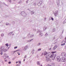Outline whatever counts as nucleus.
<instances>
[{
  "mask_svg": "<svg viewBox=\"0 0 66 66\" xmlns=\"http://www.w3.org/2000/svg\"><path fill=\"white\" fill-rule=\"evenodd\" d=\"M55 56H56V54L54 53L52 54L50 56L49 55H47L45 57L47 59V58H48V57H50V58L52 57V60H54Z\"/></svg>",
  "mask_w": 66,
  "mask_h": 66,
  "instance_id": "1",
  "label": "nucleus"
},
{
  "mask_svg": "<svg viewBox=\"0 0 66 66\" xmlns=\"http://www.w3.org/2000/svg\"><path fill=\"white\" fill-rule=\"evenodd\" d=\"M34 36V34L30 35V34H28L27 36V37L29 38H33Z\"/></svg>",
  "mask_w": 66,
  "mask_h": 66,
  "instance_id": "2",
  "label": "nucleus"
},
{
  "mask_svg": "<svg viewBox=\"0 0 66 66\" xmlns=\"http://www.w3.org/2000/svg\"><path fill=\"white\" fill-rule=\"evenodd\" d=\"M38 33H39V35L40 36L42 37L43 36V33H42V31H40V30H38Z\"/></svg>",
  "mask_w": 66,
  "mask_h": 66,
  "instance_id": "3",
  "label": "nucleus"
},
{
  "mask_svg": "<svg viewBox=\"0 0 66 66\" xmlns=\"http://www.w3.org/2000/svg\"><path fill=\"white\" fill-rule=\"evenodd\" d=\"M21 14L22 16H24V17H26V13H25L24 12H22L21 13Z\"/></svg>",
  "mask_w": 66,
  "mask_h": 66,
  "instance_id": "4",
  "label": "nucleus"
},
{
  "mask_svg": "<svg viewBox=\"0 0 66 66\" xmlns=\"http://www.w3.org/2000/svg\"><path fill=\"white\" fill-rule=\"evenodd\" d=\"M61 61L62 62H66V59L64 57L61 58Z\"/></svg>",
  "mask_w": 66,
  "mask_h": 66,
  "instance_id": "5",
  "label": "nucleus"
},
{
  "mask_svg": "<svg viewBox=\"0 0 66 66\" xmlns=\"http://www.w3.org/2000/svg\"><path fill=\"white\" fill-rule=\"evenodd\" d=\"M54 15L55 16H57V15H58V11H56L55 12H54Z\"/></svg>",
  "mask_w": 66,
  "mask_h": 66,
  "instance_id": "6",
  "label": "nucleus"
},
{
  "mask_svg": "<svg viewBox=\"0 0 66 66\" xmlns=\"http://www.w3.org/2000/svg\"><path fill=\"white\" fill-rule=\"evenodd\" d=\"M57 60L58 62H60L61 61V58H60V56H58L57 57H56Z\"/></svg>",
  "mask_w": 66,
  "mask_h": 66,
  "instance_id": "7",
  "label": "nucleus"
},
{
  "mask_svg": "<svg viewBox=\"0 0 66 66\" xmlns=\"http://www.w3.org/2000/svg\"><path fill=\"white\" fill-rule=\"evenodd\" d=\"M66 53L64 52H62L61 53V55H62V56H64L65 57V56H66Z\"/></svg>",
  "mask_w": 66,
  "mask_h": 66,
  "instance_id": "8",
  "label": "nucleus"
},
{
  "mask_svg": "<svg viewBox=\"0 0 66 66\" xmlns=\"http://www.w3.org/2000/svg\"><path fill=\"white\" fill-rule=\"evenodd\" d=\"M42 1H40L39 3H38V6H39L40 5H41L42 4Z\"/></svg>",
  "mask_w": 66,
  "mask_h": 66,
  "instance_id": "9",
  "label": "nucleus"
},
{
  "mask_svg": "<svg viewBox=\"0 0 66 66\" xmlns=\"http://www.w3.org/2000/svg\"><path fill=\"white\" fill-rule=\"evenodd\" d=\"M57 6H59V4H60V1L59 0H58V2H57Z\"/></svg>",
  "mask_w": 66,
  "mask_h": 66,
  "instance_id": "10",
  "label": "nucleus"
},
{
  "mask_svg": "<svg viewBox=\"0 0 66 66\" xmlns=\"http://www.w3.org/2000/svg\"><path fill=\"white\" fill-rule=\"evenodd\" d=\"M28 47L27 46H26L24 47V48L23 49L24 51H26Z\"/></svg>",
  "mask_w": 66,
  "mask_h": 66,
  "instance_id": "11",
  "label": "nucleus"
},
{
  "mask_svg": "<svg viewBox=\"0 0 66 66\" xmlns=\"http://www.w3.org/2000/svg\"><path fill=\"white\" fill-rule=\"evenodd\" d=\"M56 48H57V46H55L53 48V49L54 50H55Z\"/></svg>",
  "mask_w": 66,
  "mask_h": 66,
  "instance_id": "12",
  "label": "nucleus"
},
{
  "mask_svg": "<svg viewBox=\"0 0 66 66\" xmlns=\"http://www.w3.org/2000/svg\"><path fill=\"white\" fill-rule=\"evenodd\" d=\"M13 32H10L9 33V35H12L13 34Z\"/></svg>",
  "mask_w": 66,
  "mask_h": 66,
  "instance_id": "13",
  "label": "nucleus"
},
{
  "mask_svg": "<svg viewBox=\"0 0 66 66\" xmlns=\"http://www.w3.org/2000/svg\"><path fill=\"white\" fill-rule=\"evenodd\" d=\"M31 15H33V14H34L35 13L33 11H31Z\"/></svg>",
  "mask_w": 66,
  "mask_h": 66,
  "instance_id": "14",
  "label": "nucleus"
},
{
  "mask_svg": "<svg viewBox=\"0 0 66 66\" xmlns=\"http://www.w3.org/2000/svg\"><path fill=\"white\" fill-rule=\"evenodd\" d=\"M18 51V50H16V51L12 52H14V53H13V54L14 53H15V52H16Z\"/></svg>",
  "mask_w": 66,
  "mask_h": 66,
  "instance_id": "15",
  "label": "nucleus"
},
{
  "mask_svg": "<svg viewBox=\"0 0 66 66\" xmlns=\"http://www.w3.org/2000/svg\"><path fill=\"white\" fill-rule=\"evenodd\" d=\"M46 60L47 61H50V59L49 58V57H48L47 58H46Z\"/></svg>",
  "mask_w": 66,
  "mask_h": 66,
  "instance_id": "16",
  "label": "nucleus"
},
{
  "mask_svg": "<svg viewBox=\"0 0 66 66\" xmlns=\"http://www.w3.org/2000/svg\"><path fill=\"white\" fill-rule=\"evenodd\" d=\"M47 29V27H44V28H43V30L45 31L46 29Z\"/></svg>",
  "mask_w": 66,
  "mask_h": 66,
  "instance_id": "17",
  "label": "nucleus"
},
{
  "mask_svg": "<svg viewBox=\"0 0 66 66\" xmlns=\"http://www.w3.org/2000/svg\"><path fill=\"white\" fill-rule=\"evenodd\" d=\"M1 52L0 54H1V55H2V54H3V52L2 51V50H1Z\"/></svg>",
  "mask_w": 66,
  "mask_h": 66,
  "instance_id": "18",
  "label": "nucleus"
},
{
  "mask_svg": "<svg viewBox=\"0 0 66 66\" xmlns=\"http://www.w3.org/2000/svg\"><path fill=\"white\" fill-rule=\"evenodd\" d=\"M37 65H40V63H39V61H38L37 62Z\"/></svg>",
  "mask_w": 66,
  "mask_h": 66,
  "instance_id": "19",
  "label": "nucleus"
},
{
  "mask_svg": "<svg viewBox=\"0 0 66 66\" xmlns=\"http://www.w3.org/2000/svg\"><path fill=\"white\" fill-rule=\"evenodd\" d=\"M55 28H54L52 30V32H54L55 31Z\"/></svg>",
  "mask_w": 66,
  "mask_h": 66,
  "instance_id": "20",
  "label": "nucleus"
},
{
  "mask_svg": "<svg viewBox=\"0 0 66 66\" xmlns=\"http://www.w3.org/2000/svg\"><path fill=\"white\" fill-rule=\"evenodd\" d=\"M48 54V53L47 52H44V55H47Z\"/></svg>",
  "mask_w": 66,
  "mask_h": 66,
  "instance_id": "21",
  "label": "nucleus"
},
{
  "mask_svg": "<svg viewBox=\"0 0 66 66\" xmlns=\"http://www.w3.org/2000/svg\"><path fill=\"white\" fill-rule=\"evenodd\" d=\"M34 49H33L32 51V54H34Z\"/></svg>",
  "mask_w": 66,
  "mask_h": 66,
  "instance_id": "22",
  "label": "nucleus"
},
{
  "mask_svg": "<svg viewBox=\"0 0 66 66\" xmlns=\"http://www.w3.org/2000/svg\"><path fill=\"white\" fill-rule=\"evenodd\" d=\"M65 45V43H64L63 44H61V46H64V45Z\"/></svg>",
  "mask_w": 66,
  "mask_h": 66,
  "instance_id": "23",
  "label": "nucleus"
},
{
  "mask_svg": "<svg viewBox=\"0 0 66 66\" xmlns=\"http://www.w3.org/2000/svg\"><path fill=\"white\" fill-rule=\"evenodd\" d=\"M41 44V43H39L37 44V46H40V44Z\"/></svg>",
  "mask_w": 66,
  "mask_h": 66,
  "instance_id": "24",
  "label": "nucleus"
},
{
  "mask_svg": "<svg viewBox=\"0 0 66 66\" xmlns=\"http://www.w3.org/2000/svg\"><path fill=\"white\" fill-rule=\"evenodd\" d=\"M4 61H5V62H6V61H7V59H6V58H5L4 59Z\"/></svg>",
  "mask_w": 66,
  "mask_h": 66,
  "instance_id": "25",
  "label": "nucleus"
},
{
  "mask_svg": "<svg viewBox=\"0 0 66 66\" xmlns=\"http://www.w3.org/2000/svg\"><path fill=\"white\" fill-rule=\"evenodd\" d=\"M7 51V50H3L4 52H6V51Z\"/></svg>",
  "mask_w": 66,
  "mask_h": 66,
  "instance_id": "26",
  "label": "nucleus"
},
{
  "mask_svg": "<svg viewBox=\"0 0 66 66\" xmlns=\"http://www.w3.org/2000/svg\"><path fill=\"white\" fill-rule=\"evenodd\" d=\"M21 2H22V1H20L18 2V3H21Z\"/></svg>",
  "mask_w": 66,
  "mask_h": 66,
  "instance_id": "27",
  "label": "nucleus"
},
{
  "mask_svg": "<svg viewBox=\"0 0 66 66\" xmlns=\"http://www.w3.org/2000/svg\"><path fill=\"white\" fill-rule=\"evenodd\" d=\"M41 50V48H40L38 49V51H40Z\"/></svg>",
  "mask_w": 66,
  "mask_h": 66,
  "instance_id": "28",
  "label": "nucleus"
},
{
  "mask_svg": "<svg viewBox=\"0 0 66 66\" xmlns=\"http://www.w3.org/2000/svg\"><path fill=\"white\" fill-rule=\"evenodd\" d=\"M1 35L2 37H3V36H4V34H2Z\"/></svg>",
  "mask_w": 66,
  "mask_h": 66,
  "instance_id": "29",
  "label": "nucleus"
},
{
  "mask_svg": "<svg viewBox=\"0 0 66 66\" xmlns=\"http://www.w3.org/2000/svg\"><path fill=\"white\" fill-rule=\"evenodd\" d=\"M1 49H2V50H3V49H4V47H1Z\"/></svg>",
  "mask_w": 66,
  "mask_h": 66,
  "instance_id": "30",
  "label": "nucleus"
},
{
  "mask_svg": "<svg viewBox=\"0 0 66 66\" xmlns=\"http://www.w3.org/2000/svg\"><path fill=\"white\" fill-rule=\"evenodd\" d=\"M55 52H51L52 53H55Z\"/></svg>",
  "mask_w": 66,
  "mask_h": 66,
  "instance_id": "31",
  "label": "nucleus"
},
{
  "mask_svg": "<svg viewBox=\"0 0 66 66\" xmlns=\"http://www.w3.org/2000/svg\"><path fill=\"white\" fill-rule=\"evenodd\" d=\"M5 45L6 46H9V44H5Z\"/></svg>",
  "mask_w": 66,
  "mask_h": 66,
  "instance_id": "32",
  "label": "nucleus"
},
{
  "mask_svg": "<svg viewBox=\"0 0 66 66\" xmlns=\"http://www.w3.org/2000/svg\"><path fill=\"white\" fill-rule=\"evenodd\" d=\"M6 24L8 26V25H9V23H6Z\"/></svg>",
  "mask_w": 66,
  "mask_h": 66,
  "instance_id": "33",
  "label": "nucleus"
},
{
  "mask_svg": "<svg viewBox=\"0 0 66 66\" xmlns=\"http://www.w3.org/2000/svg\"><path fill=\"white\" fill-rule=\"evenodd\" d=\"M51 20H53V21L54 20V19H53V18L52 17L51 18Z\"/></svg>",
  "mask_w": 66,
  "mask_h": 66,
  "instance_id": "34",
  "label": "nucleus"
},
{
  "mask_svg": "<svg viewBox=\"0 0 66 66\" xmlns=\"http://www.w3.org/2000/svg\"><path fill=\"white\" fill-rule=\"evenodd\" d=\"M48 54L49 55H50V54H51V53H50V52H48Z\"/></svg>",
  "mask_w": 66,
  "mask_h": 66,
  "instance_id": "35",
  "label": "nucleus"
},
{
  "mask_svg": "<svg viewBox=\"0 0 66 66\" xmlns=\"http://www.w3.org/2000/svg\"><path fill=\"white\" fill-rule=\"evenodd\" d=\"M33 5H34V6H36V4L34 3L33 4Z\"/></svg>",
  "mask_w": 66,
  "mask_h": 66,
  "instance_id": "36",
  "label": "nucleus"
},
{
  "mask_svg": "<svg viewBox=\"0 0 66 66\" xmlns=\"http://www.w3.org/2000/svg\"><path fill=\"white\" fill-rule=\"evenodd\" d=\"M8 1L10 2H11L12 1V0H8Z\"/></svg>",
  "mask_w": 66,
  "mask_h": 66,
  "instance_id": "37",
  "label": "nucleus"
},
{
  "mask_svg": "<svg viewBox=\"0 0 66 66\" xmlns=\"http://www.w3.org/2000/svg\"><path fill=\"white\" fill-rule=\"evenodd\" d=\"M8 63L9 64H10L11 63V62L10 61V62H8Z\"/></svg>",
  "mask_w": 66,
  "mask_h": 66,
  "instance_id": "38",
  "label": "nucleus"
},
{
  "mask_svg": "<svg viewBox=\"0 0 66 66\" xmlns=\"http://www.w3.org/2000/svg\"><path fill=\"white\" fill-rule=\"evenodd\" d=\"M44 20H46V18H44Z\"/></svg>",
  "mask_w": 66,
  "mask_h": 66,
  "instance_id": "39",
  "label": "nucleus"
},
{
  "mask_svg": "<svg viewBox=\"0 0 66 66\" xmlns=\"http://www.w3.org/2000/svg\"><path fill=\"white\" fill-rule=\"evenodd\" d=\"M17 48V46H16V47H14V49H16V48Z\"/></svg>",
  "mask_w": 66,
  "mask_h": 66,
  "instance_id": "40",
  "label": "nucleus"
},
{
  "mask_svg": "<svg viewBox=\"0 0 66 66\" xmlns=\"http://www.w3.org/2000/svg\"><path fill=\"white\" fill-rule=\"evenodd\" d=\"M32 40H33V39H32L30 40V42H31V41H32Z\"/></svg>",
  "mask_w": 66,
  "mask_h": 66,
  "instance_id": "41",
  "label": "nucleus"
},
{
  "mask_svg": "<svg viewBox=\"0 0 66 66\" xmlns=\"http://www.w3.org/2000/svg\"><path fill=\"white\" fill-rule=\"evenodd\" d=\"M47 35H48V34H46L45 35V36H47Z\"/></svg>",
  "mask_w": 66,
  "mask_h": 66,
  "instance_id": "42",
  "label": "nucleus"
},
{
  "mask_svg": "<svg viewBox=\"0 0 66 66\" xmlns=\"http://www.w3.org/2000/svg\"><path fill=\"white\" fill-rule=\"evenodd\" d=\"M26 57H27V55L25 56L24 57V59H26Z\"/></svg>",
  "mask_w": 66,
  "mask_h": 66,
  "instance_id": "43",
  "label": "nucleus"
},
{
  "mask_svg": "<svg viewBox=\"0 0 66 66\" xmlns=\"http://www.w3.org/2000/svg\"><path fill=\"white\" fill-rule=\"evenodd\" d=\"M19 64H21V61H20L19 62Z\"/></svg>",
  "mask_w": 66,
  "mask_h": 66,
  "instance_id": "44",
  "label": "nucleus"
},
{
  "mask_svg": "<svg viewBox=\"0 0 66 66\" xmlns=\"http://www.w3.org/2000/svg\"><path fill=\"white\" fill-rule=\"evenodd\" d=\"M30 42L31 41L30 40H27V42Z\"/></svg>",
  "mask_w": 66,
  "mask_h": 66,
  "instance_id": "45",
  "label": "nucleus"
},
{
  "mask_svg": "<svg viewBox=\"0 0 66 66\" xmlns=\"http://www.w3.org/2000/svg\"><path fill=\"white\" fill-rule=\"evenodd\" d=\"M6 58H7V59H8V58H9V56H6Z\"/></svg>",
  "mask_w": 66,
  "mask_h": 66,
  "instance_id": "46",
  "label": "nucleus"
},
{
  "mask_svg": "<svg viewBox=\"0 0 66 66\" xmlns=\"http://www.w3.org/2000/svg\"><path fill=\"white\" fill-rule=\"evenodd\" d=\"M46 66H51V65L48 64Z\"/></svg>",
  "mask_w": 66,
  "mask_h": 66,
  "instance_id": "47",
  "label": "nucleus"
},
{
  "mask_svg": "<svg viewBox=\"0 0 66 66\" xmlns=\"http://www.w3.org/2000/svg\"><path fill=\"white\" fill-rule=\"evenodd\" d=\"M63 32H64V30H63L62 32V34H63Z\"/></svg>",
  "mask_w": 66,
  "mask_h": 66,
  "instance_id": "48",
  "label": "nucleus"
},
{
  "mask_svg": "<svg viewBox=\"0 0 66 66\" xmlns=\"http://www.w3.org/2000/svg\"><path fill=\"white\" fill-rule=\"evenodd\" d=\"M15 60V59L14 58H13L12 59V60Z\"/></svg>",
  "mask_w": 66,
  "mask_h": 66,
  "instance_id": "49",
  "label": "nucleus"
},
{
  "mask_svg": "<svg viewBox=\"0 0 66 66\" xmlns=\"http://www.w3.org/2000/svg\"><path fill=\"white\" fill-rule=\"evenodd\" d=\"M51 48H50L49 49V50H51Z\"/></svg>",
  "mask_w": 66,
  "mask_h": 66,
  "instance_id": "50",
  "label": "nucleus"
},
{
  "mask_svg": "<svg viewBox=\"0 0 66 66\" xmlns=\"http://www.w3.org/2000/svg\"><path fill=\"white\" fill-rule=\"evenodd\" d=\"M18 63V62H16V64H17V63Z\"/></svg>",
  "mask_w": 66,
  "mask_h": 66,
  "instance_id": "51",
  "label": "nucleus"
},
{
  "mask_svg": "<svg viewBox=\"0 0 66 66\" xmlns=\"http://www.w3.org/2000/svg\"><path fill=\"white\" fill-rule=\"evenodd\" d=\"M28 1L27 0L26 1V3H28Z\"/></svg>",
  "mask_w": 66,
  "mask_h": 66,
  "instance_id": "52",
  "label": "nucleus"
},
{
  "mask_svg": "<svg viewBox=\"0 0 66 66\" xmlns=\"http://www.w3.org/2000/svg\"><path fill=\"white\" fill-rule=\"evenodd\" d=\"M5 4V5H6V6H8L7 5H6V4Z\"/></svg>",
  "mask_w": 66,
  "mask_h": 66,
  "instance_id": "53",
  "label": "nucleus"
},
{
  "mask_svg": "<svg viewBox=\"0 0 66 66\" xmlns=\"http://www.w3.org/2000/svg\"><path fill=\"white\" fill-rule=\"evenodd\" d=\"M9 47H10V46H11V44L9 45Z\"/></svg>",
  "mask_w": 66,
  "mask_h": 66,
  "instance_id": "54",
  "label": "nucleus"
},
{
  "mask_svg": "<svg viewBox=\"0 0 66 66\" xmlns=\"http://www.w3.org/2000/svg\"><path fill=\"white\" fill-rule=\"evenodd\" d=\"M42 55H44V53H42Z\"/></svg>",
  "mask_w": 66,
  "mask_h": 66,
  "instance_id": "55",
  "label": "nucleus"
},
{
  "mask_svg": "<svg viewBox=\"0 0 66 66\" xmlns=\"http://www.w3.org/2000/svg\"><path fill=\"white\" fill-rule=\"evenodd\" d=\"M16 66H19V65H18V64H17Z\"/></svg>",
  "mask_w": 66,
  "mask_h": 66,
  "instance_id": "56",
  "label": "nucleus"
},
{
  "mask_svg": "<svg viewBox=\"0 0 66 66\" xmlns=\"http://www.w3.org/2000/svg\"><path fill=\"white\" fill-rule=\"evenodd\" d=\"M25 61V59H24L23 60L24 62V61Z\"/></svg>",
  "mask_w": 66,
  "mask_h": 66,
  "instance_id": "57",
  "label": "nucleus"
},
{
  "mask_svg": "<svg viewBox=\"0 0 66 66\" xmlns=\"http://www.w3.org/2000/svg\"><path fill=\"white\" fill-rule=\"evenodd\" d=\"M65 57H66V55H65Z\"/></svg>",
  "mask_w": 66,
  "mask_h": 66,
  "instance_id": "58",
  "label": "nucleus"
},
{
  "mask_svg": "<svg viewBox=\"0 0 66 66\" xmlns=\"http://www.w3.org/2000/svg\"><path fill=\"white\" fill-rule=\"evenodd\" d=\"M18 55H20V53L19 54H18Z\"/></svg>",
  "mask_w": 66,
  "mask_h": 66,
  "instance_id": "59",
  "label": "nucleus"
},
{
  "mask_svg": "<svg viewBox=\"0 0 66 66\" xmlns=\"http://www.w3.org/2000/svg\"><path fill=\"white\" fill-rule=\"evenodd\" d=\"M41 56H43V55H42Z\"/></svg>",
  "mask_w": 66,
  "mask_h": 66,
  "instance_id": "60",
  "label": "nucleus"
},
{
  "mask_svg": "<svg viewBox=\"0 0 66 66\" xmlns=\"http://www.w3.org/2000/svg\"><path fill=\"white\" fill-rule=\"evenodd\" d=\"M13 1H15L16 0H13Z\"/></svg>",
  "mask_w": 66,
  "mask_h": 66,
  "instance_id": "61",
  "label": "nucleus"
},
{
  "mask_svg": "<svg viewBox=\"0 0 66 66\" xmlns=\"http://www.w3.org/2000/svg\"><path fill=\"white\" fill-rule=\"evenodd\" d=\"M9 49V47H8V49Z\"/></svg>",
  "mask_w": 66,
  "mask_h": 66,
  "instance_id": "62",
  "label": "nucleus"
},
{
  "mask_svg": "<svg viewBox=\"0 0 66 66\" xmlns=\"http://www.w3.org/2000/svg\"><path fill=\"white\" fill-rule=\"evenodd\" d=\"M14 34H13V35H14Z\"/></svg>",
  "mask_w": 66,
  "mask_h": 66,
  "instance_id": "63",
  "label": "nucleus"
},
{
  "mask_svg": "<svg viewBox=\"0 0 66 66\" xmlns=\"http://www.w3.org/2000/svg\"><path fill=\"white\" fill-rule=\"evenodd\" d=\"M13 53H14V52H12Z\"/></svg>",
  "mask_w": 66,
  "mask_h": 66,
  "instance_id": "64",
  "label": "nucleus"
}]
</instances>
